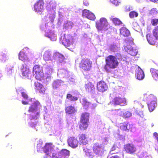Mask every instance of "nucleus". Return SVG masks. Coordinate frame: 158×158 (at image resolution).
<instances>
[{"mask_svg": "<svg viewBox=\"0 0 158 158\" xmlns=\"http://www.w3.org/2000/svg\"><path fill=\"white\" fill-rule=\"evenodd\" d=\"M119 57L117 58L116 57L112 55H110L105 58V64L104 67V69L106 71L107 73L111 72V69H114L118 67L119 65V62L117 59L122 60V56L119 54L118 55Z\"/></svg>", "mask_w": 158, "mask_h": 158, "instance_id": "f257e3e1", "label": "nucleus"}, {"mask_svg": "<svg viewBox=\"0 0 158 158\" xmlns=\"http://www.w3.org/2000/svg\"><path fill=\"white\" fill-rule=\"evenodd\" d=\"M143 100L149 103L148 104L149 110L150 112L152 111L156 104V98L155 96L152 94H145L143 95Z\"/></svg>", "mask_w": 158, "mask_h": 158, "instance_id": "f03ea898", "label": "nucleus"}, {"mask_svg": "<svg viewBox=\"0 0 158 158\" xmlns=\"http://www.w3.org/2000/svg\"><path fill=\"white\" fill-rule=\"evenodd\" d=\"M92 61L90 59L85 57L81 60L79 64V67L83 71L88 72L92 68Z\"/></svg>", "mask_w": 158, "mask_h": 158, "instance_id": "7ed1b4c3", "label": "nucleus"}, {"mask_svg": "<svg viewBox=\"0 0 158 158\" xmlns=\"http://www.w3.org/2000/svg\"><path fill=\"white\" fill-rule=\"evenodd\" d=\"M109 23L105 18H101L99 20L96 22L95 26L98 31H106L108 30L107 27Z\"/></svg>", "mask_w": 158, "mask_h": 158, "instance_id": "20e7f679", "label": "nucleus"}, {"mask_svg": "<svg viewBox=\"0 0 158 158\" xmlns=\"http://www.w3.org/2000/svg\"><path fill=\"white\" fill-rule=\"evenodd\" d=\"M110 103L114 106H124L127 104V100L123 97L116 96L110 101Z\"/></svg>", "mask_w": 158, "mask_h": 158, "instance_id": "39448f33", "label": "nucleus"}, {"mask_svg": "<svg viewBox=\"0 0 158 158\" xmlns=\"http://www.w3.org/2000/svg\"><path fill=\"white\" fill-rule=\"evenodd\" d=\"M123 148L127 153L130 154L135 153L137 150L135 145L131 143H128L125 144Z\"/></svg>", "mask_w": 158, "mask_h": 158, "instance_id": "423d86ee", "label": "nucleus"}, {"mask_svg": "<svg viewBox=\"0 0 158 158\" xmlns=\"http://www.w3.org/2000/svg\"><path fill=\"white\" fill-rule=\"evenodd\" d=\"M93 150L94 153L99 156L103 155L105 151L104 148L102 147L101 145L98 143H95L94 144Z\"/></svg>", "mask_w": 158, "mask_h": 158, "instance_id": "0eeeda50", "label": "nucleus"}, {"mask_svg": "<svg viewBox=\"0 0 158 158\" xmlns=\"http://www.w3.org/2000/svg\"><path fill=\"white\" fill-rule=\"evenodd\" d=\"M44 2L43 0H39L37 1L34 6V10L37 13L42 12L44 10Z\"/></svg>", "mask_w": 158, "mask_h": 158, "instance_id": "6e6552de", "label": "nucleus"}, {"mask_svg": "<svg viewBox=\"0 0 158 158\" xmlns=\"http://www.w3.org/2000/svg\"><path fill=\"white\" fill-rule=\"evenodd\" d=\"M97 89L98 91L103 93L107 90L108 86L105 81H101L97 83Z\"/></svg>", "mask_w": 158, "mask_h": 158, "instance_id": "1a4fd4ad", "label": "nucleus"}, {"mask_svg": "<svg viewBox=\"0 0 158 158\" xmlns=\"http://www.w3.org/2000/svg\"><path fill=\"white\" fill-rule=\"evenodd\" d=\"M67 142L69 146L73 148H75L78 146V141L75 137L72 136L69 138Z\"/></svg>", "mask_w": 158, "mask_h": 158, "instance_id": "9d476101", "label": "nucleus"}, {"mask_svg": "<svg viewBox=\"0 0 158 158\" xmlns=\"http://www.w3.org/2000/svg\"><path fill=\"white\" fill-rule=\"evenodd\" d=\"M28 50L29 48L27 47H25L19 52V58L20 60L25 62L28 60V58L25 52L26 51L28 52Z\"/></svg>", "mask_w": 158, "mask_h": 158, "instance_id": "9b49d317", "label": "nucleus"}, {"mask_svg": "<svg viewBox=\"0 0 158 158\" xmlns=\"http://www.w3.org/2000/svg\"><path fill=\"white\" fill-rule=\"evenodd\" d=\"M35 89L36 91L40 94H44L46 89L44 87L43 85L41 83L38 81L34 83Z\"/></svg>", "mask_w": 158, "mask_h": 158, "instance_id": "f8f14e48", "label": "nucleus"}, {"mask_svg": "<svg viewBox=\"0 0 158 158\" xmlns=\"http://www.w3.org/2000/svg\"><path fill=\"white\" fill-rule=\"evenodd\" d=\"M79 142L81 145H85L88 142L87 135L85 134L82 133L78 135Z\"/></svg>", "mask_w": 158, "mask_h": 158, "instance_id": "ddd939ff", "label": "nucleus"}, {"mask_svg": "<svg viewBox=\"0 0 158 158\" xmlns=\"http://www.w3.org/2000/svg\"><path fill=\"white\" fill-rule=\"evenodd\" d=\"M22 74L23 76L27 77L30 73V69L28 66L26 64H23L21 68Z\"/></svg>", "mask_w": 158, "mask_h": 158, "instance_id": "4468645a", "label": "nucleus"}, {"mask_svg": "<svg viewBox=\"0 0 158 158\" xmlns=\"http://www.w3.org/2000/svg\"><path fill=\"white\" fill-rule=\"evenodd\" d=\"M72 39V36L69 34L64 35V37L62 40V43L65 46L69 47L71 44L70 40Z\"/></svg>", "mask_w": 158, "mask_h": 158, "instance_id": "2eb2a0df", "label": "nucleus"}, {"mask_svg": "<svg viewBox=\"0 0 158 158\" xmlns=\"http://www.w3.org/2000/svg\"><path fill=\"white\" fill-rule=\"evenodd\" d=\"M65 113L69 114H74L77 112V110L75 107L72 105H70L65 107Z\"/></svg>", "mask_w": 158, "mask_h": 158, "instance_id": "dca6fc26", "label": "nucleus"}, {"mask_svg": "<svg viewBox=\"0 0 158 158\" xmlns=\"http://www.w3.org/2000/svg\"><path fill=\"white\" fill-rule=\"evenodd\" d=\"M40 105V103L39 101H36L34 102L29 107L28 112L29 113H33L36 111L37 110L38 106Z\"/></svg>", "mask_w": 158, "mask_h": 158, "instance_id": "f3484780", "label": "nucleus"}, {"mask_svg": "<svg viewBox=\"0 0 158 158\" xmlns=\"http://www.w3.org/2000/svg\"><path fill=\"white\" fill-rule=\"evenodd\" d=\"M85 90L88 92H93L95 90L94 84L90 82H89L85 85Z\"/></svg>", "mask_w": 158, "mask_h": 158, "instance_id": "a211bd4d", "label": "nucleus"}, {"mask_svg": "<svg viewBox=\"0 0 158 158\" xmlns=\"http://www.w3.org/2000/svg\"><path fill=\"white\" fill-rule=\"evenodd\" d=\"M126 42L127 44L126 45L124 46V49L127 52L133 48L132 47V45L133 44L134 42L133 40H127L126 41Z\"/></svg>", "mask_w": 158, "mask_h": 158, "instance_id": "6ab92c4d", "label": "nucleus"}, {"mask_svg": "<svg viewBox=\"0 0 158 158\" xmlns=\"http://www.w3.org/2000/svg\"><path fill=\"white\" fill-rule=\"evenodd\" d=\"M89 122L79 121V126L80 129L81 131H85L86 130L89 125Z\"/></svg>", "mask_w": 158, "mask_h": 158, "instance_id": "aec40b11", "label": "nucleus"}, {"mask_svg": "<svg viewBox=\"0 0 158 158\" xmlns=\"http://www.w3.org/2000/svg\"><path fill=\"white\" fill-rule=\"evenodd\" d=\"M53 56L58 62L59 63H61L64 59V55L58 52H55Z\"/></svg>", "mask_w": 158, "mask_h": 158, "instance_id": "412c9836", "label": "nucleus"}, {"mask_svg": "<svg viewBox=\"0 0 158 158\" xmlns=\"http://www.w3.org/2000/svg\"><path fill=\"white\" fill-rule=\"evenodd\" d=\"M89 116L90 114L89 112H83L81 114L80 121L89 122Z\"/></svg>", "mask_w": 158, "mask_h": 158, "instance_id": "4be33fe9", "label": "nucleus"}, {"mask_svg": "<svg viewBox=\"0 0 158 158\" xmlns=\"http://www.w3.org/2000/svg\"><path fill=\"white\" fill-rule=\"evenodd\" d=\"M34 75H35L36 79L40 81H42L44 80L45 77L44 74L43 72V71L34 74Z\"/></svg>", "mask_w": 158, "mask_h": 158, "instance_id": "5701e85b", "label": "nucleus"}, {"mask_svg": "<svg viewBox=\"0 0 158 158\" xmlns=\"http://www.w3.org/2000/svg\"><path fill=\"white\" fill-rule=\"evenodd\" d=\"M110 19L115 26H119L123 24V22L119 18L114 17V16H111Z\"/></svg>", "mask_w": 158, "mask_h": 158, "instance_id": "b1692460", "label": "nucleus"}, {"mask_svg": "<svg viewBox=\"0 0 158 158\" xmlns=\"http://www.w3.org/2000/svg\"><path fill=\"white\" fill-rule=\"evenodd\" d=\"M150 71L154 80L156 81H158V70L151 68L150 69Z\"/></svg>", "mask_w": 158, "mask_h": 158, "instance_id": "393cba45", "label": "nucleus"}, {"mask_svg": "<svg viewBox=\"0 0 158 158\" xmlns=\"http://www.w3.org/2000/svg\"><path fill=\"white\" fill-rule=\"evenodd\" d=\"M135 76L138 80L143 79L144 77L143 71L141 69H138L135 74Z\"/></svg>", "mask_w": 158, "mask_h": 158, "instance_id": "a878e982", "label": "nucleus"}, {"mask_svg": "<svg viewBox=\"0 0 158 158\" xmlns=\"http://www.w3.org/2000/svg\"><path fill=\"white\" fill-rule=\"evenodd\" d=\"M146 37L148 42L150 44L152 45H155L156 41L152 35L150 34H148L146 35Z\"/></svg>", "mask_w": 158, "mask_h": 158, "instance_id": "bb28decb", "label": "nucleus"}, {"mask_svg": "<svg viewBox=\"0 0 158 158\" xmlns=\"http://www.w3.org/2000/svg\"><path fill=\"white\" fill-rule=\"evenodd\" d=\"M120 33L121 35L123 36H128L130 35L129 30L125 27H122L120 30Z\"/></svg>", "mask_w": 158, "mask_h": 158, "instance_id": "cd10ccee", "label": "nucleus"}, {"mask_svg": "<svg viewBox=\"0 0 158 158\" xmlns=\"http://www.w3.org/2000/svg\"><path fill=\"white\" fill-rule=\"evenodd\" d=\"M119 127L121 130L123 131L129 130L130 129V126L128 125V123L127 122L121 123L120 124Z\"/></svg>", "mask_w": 158, "mask_h": 158, "instance_id": "c85d7f7f", "label": "nucleus"}, {"mask_svg": "<svg viewBox=\"0 0 158 158\" xmlns=\"http://www.w3.org/2000/svg\"><path fill=\"white\" fill-rule=\"evenodd\" d=\"M42 71H43V67L39 64H36L33 67L32 72L33 74Z\"/></svg>", "mask_w": 158, "mask_h": 158, "instance_id": "c756f323", "label": "nucleus"}, {"mask_svg": "<svg viewBox=\"0 0 158 158\" xmlns=\"http://www.w3.org/2000/svg\"><path fill=\"white\" fill-rule=\"evenodd\" d=\"M56 5L55 2L54 1H51L48 3L47 8L49 10H51L56 9Z\"/></svg>", "mask_w": 158, "mask_h": 158, "instance_id": "7c9ffc66", "label": "nucleus"}, {"mask_svg": "<svg viewBox=\"0 0 158 158\" xmlns=\"http://www.w3.org/2000/svg\"><path fill=\"white\" fill-rule=\"evenodd\" d=\"M82 105L85 109H87L89 107L90 103L87 101L85 98H83L81 101Z\"/></svg>", "mask_w": 158, "mask_h": 158, "instance_id": "2f4dec72", "label": "nucleus"}, {"mask_svg": "<svg viewBox=\"0 0 158 158\" xmlns=\"http://www.w3.org/2000/svg\"><path fill=\"white\" fill-rule=\"evenodd\" d=\"M52 144L50 143H46L45 146L44 147L43 149L44 152L46 153L47 155L49 154V152L50 150L52 149Z\"/></svg>", "mask_w": 158, "mask_h": 158, "instance_id": "473e14b6", "label": "nucleus"}, {"mask_svg": "<svg viewBox=\"0 0 158 158\" xmlns=\"http://www.w3.org/2000/svg\"><path fill=\"white\" fill-rule=\"evenodd\" d=\"M43 58L45 61H48L51 59V54L50 52L46 51L43 55Z\"/></svg>", "mask_w": 158, "mask_h": 158, "instance_id": "72a5a7b5", "label": "nucleus"}, {"mask_svg": "<svg viewBox=\"0 0 158 158\" xmlns=\"http://www.w3.org/2000/svg\"><path fill=\"white\" fill-rule=\"evenodd\" d=\"M66 98L71 101H76L78 100L77 96H73L71 94H68L66 95Z\"/></svg>", "mask_w": 158, "mask_h": 158, "instance_id": "f704fd0d", "label": "nucleus"}, {"mask_svg": "<svg viewBox=\"0 0 158 158\" xmlns=\"http://www.w3.org/2000/svg\"><path fill=\"white\" fill-rule=\"evenodd\" d=\"M113 114L114 115H118L121 117H123V112L121 109L115 110L113 111Z\"/></svg>", "mask_w": 158, "mask_h": 158, "instance_id": "c9c22d12", "label": "nucleus"}, {"mask_svg": "<svg viewBox=\"0 0 158 158\" xmlns=\"http://www.w3.org/2000/svg\"><path fill=\"white\" fill-rule=\"evenodd\" d=\"M61 82L60 81L57 80L54 81L52 84V87L56 89L59 88L61 85Z\"/></svg>", "mask_w": 158, "mask_h": 158, "instance_id": "e433bc0d", "label": "nucleus"}, {"mask_svg": "<svg viewBox=\"0 0 158 158\" xmlns=\"http://www.w3.org/2000/svg\"><path fill=\"white\" fill-rule=\"evenodd\" d=\"M60 154L63 156H69L70 155V152L66 149H62L60 152Z\"/></svg>", "mask_w": 158, "mask_h": 158, "instance_id": "4c0bfd02", "label": "nucleus"}, {"mask_svg": "<svg viewBox=\"0 0 158 158\" xmlns=\"http://www.w3.org/2000/svg\"><path fill=\"white\" fill-rule=\"evenodd\" d=\"M39 116L40 113L39 112H37L34 115L30 114L29 115V118L31 120L34 119L36 120L38 118Z\"/></svg>", "mask_w": 158, "mask_h": 158, "instance_id": "58836bf2", "label": "nucleus"}, {"mask_svg": "<svg viewBox=\"0 0 158 158\" xmlns=\"http://www.w3.org/2000/svg\"><path fill=\"white\" fill-rule=\"evenodd\" d=\"M152 33L156 39L158 40V26L155 27L152 31Z\"/></svg>", "mask_w": 158, "mask_h": 158, "instance_id": "ea45409f", "label": "nucleus"}, {"mask_svg": "<svg viewBox=\"0 0 158 158\" xmlns=\"http://www.w3.org/2000/svg\"><path fill=\"white\" fill-rule=\"evenodd\" d=\"M127 52L130 55L133 56H136L137 53V50L135 48H133Z\"/></svg>", "mask_w": 158, "mask_h": 158, "instance_id": "a19ab883", "label": "nucleus"}, {"mask_svg": "<svg viewBox=\"0 0 158 158\" xmlns=\"http://www.w3.org/2000/svg\"><path fill=\"white\" fill-rule=\"evenodd\" d=\"M139 156L140 158H151V156L146 152L142 153Z\"/></svg>", "mask_w": 158, "mask_h": 158, "instance_id": "79ce46f5", "label": "nucleus"}, {"mask_svg": "<svg viewBox=\"0 0 158 158\" xmlns=\"http://www.w3.org/2000/svg\"><path fill=\"white\" fill-rule=\"evenodd\" d=\"M129 15L131 18H132L137 17L138 16V13L136 12L131 11L130 12Z\"/></svg>", "mask_w": 158, "mask_h": 158, "instance_id": "37998d69", "label": "nucleus"}, {"mask_svg": "<svg viewBox=\"0 0 158 158\" xmlns=\"http://www.w3.org/2000/svg\"><path fill=\"white\" fill-rule=\"evenodd\" d=\"M131 116V113L129 111L123 112V117L124 118H127L130 117Z\"/></svg>", "mask_w": 158, "mask_h": 158, "instance_id": "c03bdc74", "label": "nucleus"}, {"mask_svg": "<svg viewBox=\"0 0 158 158\" xmlns=\"http://www.w3.org/2000/svg\"><path fill=\"white\" fill-rule=\"evenodd\" d=\"M118 48L117 45L113 44L111 45L110 47V49L113 52H115L118 50Z\"/></svg>", "mask_w": 158, "mask_h": 158, "instance_id": "a18cd8bd", "label": "nucleus"}, {"mask_svg": "<svg viewBox=\"0 0 158 158\" xmlns=\"http://www.w3.org/2000/svg\"><path fill=\"white\" fill-rule=\"evenodd\" d=\"M86 18L90 20H94L95 19V16L94 14L90 12Z\"/></svg>", "mask_w": 158, "mask_h": 158, "instance_id": "49530a36", "label": "nucleus"}, {"mask_svg": "<svg viewBox=\"0 0 158 158\" xmlns=\"http://www.w3.org/2000/svg\"><path fill=\"white\" fill-rule=\"evenodd\" d=\"M110 2L116 6H119L121 3V0H110Z\"/></svg>", "mask_w": 158, "mask_h": 158, "instance_id": "de8ad7c7", "label": "nucleus"}, {"mask_svg": "<svg viewBox=\"0 0 158 158\" xmlns=\"http://www.w3.org/2000/svg\"><path fill=\"white\" fill-rule=\"evenodd\" d=\"M90 12L87 9H84L83 10L82 12V15L83 17H85L87 18V16Z\"/></svg>", "mask_w": 158, "mask_h": 158, "instance_id": "09e8293b", "label": "nucleus"}, {"mask_svg": "<svg viewBox=\"0 0 158 158\" xmlns=\"http://www.w3.org/2000/svg\"><path fill=\"white\" fill-rule=\"evenodd\" d=\"M6 59V55L4 54H0V60L3 61H5Z\"/></svg>", "mask_w": 158, "mask_h": 158, "instance_id": "8fccbe9b", "label": "nucleus"}, {"mask_svg": "<svg viewBox=\"0 0 158 158\" xmlns=\"http://www.w3.org/2000/svg\"><path fill=\"white\" fill-rule=\"evenodd\" d=\"M72 27L73 26L72 23H68L65 24L64 27L65 29H67L69 28H72Z\"/></svg>", "mask_w": 158, "mask_h": 158, "instance_id": "3c124183", "label": "nucleus"}, {"mask_svg": "<svg viewBox=\"0 0 158 158\" xmlns=\"http://www.w3.org/2000/svg\"><path fill=\"white\" fill-rule=\"evenodd\" d=\"M151 23L153 26L157 25L158 23V19H153L152 20Z\"/></svg>", "mask_w": 158, "mask_h": 158, "instance_id": "603ef678", "label": "nucleus"}, {"mask_svg": "<svg viewBox=\"0 0 158 158\" xmlns=\"http://www.w3.org/2000/svg\"><path fill=\"white\" fill-rule=\"evenodd\" d=\"M53 34H55L54 32L51 31H49L48 32H46L45 34V36L49 38L51 37L52 35Z\"/></svg>", "mask_w": 158, "mask_h": 158, "instance_id": "864d4df0", "label": "nucleus"}, {"mask_svg": "<svg viewBox=\"0 0 158 158\" xmlns=\"http://www.w3.org/2000/svg\"><path fill=\"white\" fill-rule=\"evenodd\" d=\"M38 121H36L35 122H32L29 123V126L31 127H35L37 125Z\"/></svg>", "mask_w": 158, "mask_h": 158, "instance_id": "5fc2aeb1", "label": "nucleus"}, {"mask_svg": "<svg viewBox=\"0 0 158 158\" xmlns=\"http://www.w3.org/2000/svg\"><path fill=\"white\" fill-rule=\"evenodd\" d=\"M116 147L115 146V145H114L111 148L110 151V153L111 154H114L117 153H113L112 152L114 151L116 149Z\"/></svg>", "mask_w": 158, "mask_h": 158, "instance_id": "6e6d98bb", "label": "nucleus"}, {"mask_svg": "<svg viewBox=\"0 0 158 158\" xmlns=\"http://www.w3.org/2000/svg\"><path fill=\"white\" fill-rule=\"evenodd\" d=\"M50 40L52 41H55L56 40V36L55 34H53L49 38Z\"/></svg>", "mask_w": 158, "mask_h": 158, "instance_id": "4d7b16f0", "label": "nucleus"}, {"mask_svg": "<svg viewBox=\"0 0 158 158\" xmlns=\"http://www.w3.org/2000/svg\"><path fill=\"white\" fill-rule=\"evenodd\" d=\"M21 94L22 97L25 99H28V96L27 94L24 92H22L21 93Z\"/></svg>", "mask_w": 158, "mask_h": 158, "instance_id": "13d9d810", "label": "nucleus"}, {"mask_svg": "<svg viewBox=\"0 0 158 158\" xmlns=\"http://www.w3.org/2000/svg\"><path fill=\"white\" fill-rule=\"evenodd\" d=\"M131 10L130 6H125L124 8V10L126 12H128Z\"/></svg>", "mask_w": 158, "mask_h": 158, "instance_id": "bf43d9fd", "label": "nucleus"}, {"mask_svg": "<svg viewBox=\"0 0 158 158\" xmlns=\"http://www.w3.org/2000/svg\"><path fill=\"white\" fill-rule=\"evenodd\" d=\"M83 3L84 5L86 6H88L89 5V2L88 0H84Z\"/></svg>", "mask_w": 158, "mask_h": 158, "instance_id": "052dcab7", "label": "nucleus"}, {"mask_svg": "<svg viewBox=\"0 0 158 158\" xmlns=\"http://www.w3.org/2000/svg\"><path fill=\"white\" fill-rule=\"evenodd\" d=\"M156 11L154 9H152L150 11V14L151 15L154 14H156Z\"/></svg>", "mask_w": 158, "mask_h": 158, "instance_id": "680f3d73", "label": "nucleus"}, {"mask_svg": "<svg viewBox=\"0 0 158 158\" xmlns=\"http://www.w3.org/2000/svg\"><path fill=\"white\" fill-rule=\"evenodd\" d=\"M22 104L23 105H27L28 104V102H27L22 101Z\"/></svg>", "mask_w": 158, "mask_h": 158, "instance_id": "e2e57ef3", "label": "nucleus"}, {"mask_svg": "<svg viewBox=\"0 0 158 158\" xmlns=\"http://www.w3.org/2000/svg\"><path fill=\"white\" fill-rule=\"evenodd\" d=\"M11 145L10 144H9L7 146V147L9 149H11L12 147H11Z\"/></svg>", "mask_w": 158, "mask_h": 158, "instance_id": "0e129e2a", "label": "nucleus"}, {"mask_svg": "<svg viewBox=\"0 0 158 158\" xmlns=\"http://www.w3.org/2000/svg\"><path fill=\"white\" fill-rule=\"evenodd\" d=\"M119 157L118 156H111V157H110V158H118Z\"/></svg>", "mask_w": 158, "mask_h": 158, "instance_id": "69168bd1", "label": "nucleus"}, {"mask_svg": "<svg viewBox=\"0 0 158 158\" xmlns=\"http://www.w3.org/2000/svg\"><path fill=\"white\" fill-rule=\"evenodd\" d=\"M7 71L8 72V73L9 74H10V73H12V71H11V72H10V73H9V72H10V69H7Z\"/></svg>", "mask_w": 158, "mask_h": 158, "instance_id": "338daca9", "label": "nucleus"}, {"mask_svg": "<svg viewBox=\"0 0 158 158\" xmlns=\"http://www.w3.org/2000/svg\"><path fill=\"white\" fill-rule=\"evenodd\" d=\"M150 1L152 2H156L157 0H150Z\"/></svg>", "mask_w": 158, "mask_h": 158, "instance_id": "774afa93", "label": "nucleus"}]
</instances>
